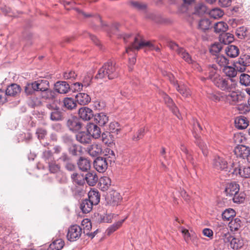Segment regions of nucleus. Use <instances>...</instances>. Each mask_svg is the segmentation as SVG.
<instances>
[{"label":"nucleus","mask_w":250,"mask_h":250,"mask_svg":"<svg viewBox=\"0 0 250 250\" xmlns=\"http://www.w3.org/2000/svg\"><path fill=\"white\" fill-rule=\"evenodd\" d=\"M206 77H201L202 81L210 80L219 89L226 92H230L235 89L236 82L232 78L224 77L220 75L216 65H208L205 70Z\"/></svg>","instance_id":"f257e3e1"},{"label":"nucleus","mask_w":250,"mask_h":250,"mask_svg":"<svg viewBox=\"0 0 250 250\" xmlns=\"http://www.w3.org/2000/svg\"><path fill=\"white\" fill-rule=\"evenodd\" d=\"M124 42L125 43L129 42L130 44L126 47V53L129 54L131 52L135 53L137 51L144 47H147L150 50H155L159 51L160 48L155 46L150 42H145L143 41L141 36L138 35L135 37L130 34H124L122 35Z\"/></svg>","instance_id":"f03ea898"},{"label":"nucleus","mask_w":250,"mask_h":250,"mask_svg":"<svg viewBox=\"0 0 250 250\" xmlns=\"http://www.w3.org/2000/svg\"><path fill=\"white\" fill-rule=\"evenodd\" d=\"M119 71V68L116 63L109 61L99 70L95 77L97 79H103L107 77L108 79L111 80L118 77Z\"/></svg>","instance_id":"7ed1b4c3"},{"label":"nucleus","mask_w":250,"mask_h":250,"mask_svg":"<svg viewBox=\"0 0 250 250\" xmlns=\"http://www.w3.org/2000/svg\"><path fill=\"white\" fill-rule=\"evenodd\" d=\"M108 152L109 156L108 157H97L94 161L93 165L95 168L99 172H104L108 165V161L111 162L115 158V154L113 150L107 149L106 151Z\"/></svg>","instance_id":"20e7f679"},{"label":"nucleus","mask_w":250,"mask_h":250,"mask_svg":"<svg viewBox=\"0 0 250 250\" xmlns=\"http://www.w3.org/2000/svg\"><path fill=\"white\" fill-rule=\"evenodd\" d=\"M193 136L195 139V143L199 146L203 155L207 156L208 154L207 145L201 139L199 133L202 130V127L198 121H196L193 124Z\"/></svg>","instance_id":"39448f33"},{"label":"nucleus","mask_w":250,"mask_h":250,"mask_svg":"<svg viewBox=\"0 0 250 250\" xmlns=\"http://www.w3.org/2000/svg\"><path fill=\"white\" fill-rule=\"evenodd\" d=\"M222 236L224 237L226 242H229L230 247L235 250L242 248L244 245L243 240L240 236L231 235L228 232L223 233Z\"/></svg>","instance_id":"423d86ee"},{"label":"nucleus","mask_w":250,"mask_h":250,"mask_svg":"<svg viewBox=\"0 0 250 250\" xmlns=\"http://www.w3.org/2000/svg\"><path fill=\"white\" fill-rule=\"evenodd\" d=\"M122 200L123 198L120 193L115 190L109 191L105 197L106 203L112 207L120 205Z\"/></svg>","instance_id":"0eeeda50"},{"label":"nucleus","mask_w":250,"mask_h":250,"mask_svg":"<svg viewBox=\"0 0 250 250\" xmlns=\"http://www.w3.org/2000/svg\"><path fill=\"white\" fill-rule=\"evenodd\" d=\"M82 234V229L77 225H71L67 230V239L70 242L78 240Z\"/></svg>","instance_id":"6e6552de"},{"label":"nucleus","mask_w":250,"mask_h":250,"mask_svg":"<svg viewBox=\"0 0 250 250\" xmlns=\"http://www.w3.org/2000/svg\"><path fill=\"white\" fill-rule=\"evenodd\" d=\"M234 67L239 72H244L247 66H250V55H241L234 63Z\"/></svg>","instance_id":"1a4fd4ad"},{"label":"nucleus","mask_w":250,"mask_h":250,"mask_svg":"<svg viewBox=\"0 0 250 250\" xmlns=\"http://www.w3.org/2000/svg\"><path fill=\"white\" fill-rule=\"evenodd\" d=\"M161 96L164 99L165 104L172 111L173 113L179 119L181 118V115L178 108L175 106L173 100L165 93L162 92L161 93Z\"/></svg>","instance_id":"9d476101"},{"label":"nucleus","mask_w":250,"mask_h":250,"mask_svg":"<svg viewBox=\"0 0 250 250\" xmlns=\"http://www.w3.org/2000/svg\"><path fill=\"white\" fill-rule=\"evenodd\" d=\"M233 151L237 157L248 159L250 156V148L244 145L237 146L235 147Z\"/></svg>","instance_id":"9b49d317"},{"label":"nucleus","mask_w":250,"mask_h":250,"mask_svg":"<svg viewBox=\"0 0 250 250\" xmlns=\"http://www.w3.org/2000/svg\"><path fill=\"white\" fill-rule=\"evenodd\" d=\"M168 47L172 50L176 52L177 54L179 55L183 60L189 61L190 60L188 57V52L182 47H180L175 42L170 41L168 43Z\"/></svg>","instance_id":"f8f14e48"},{"label":"nucleus","mask_w":250,"mask_h":250,"mask_svg":"<svg viewBox=\"0 0 250 250\" xmlns=\"http://www.w3.org/2000/svg\"><path fill=\"white\" fill-rule=\"evenodd\" d=\"M66 125L69 130L73 132L79 130L82 127V123L80 119L76 116L69 118Z\"/></svg>","instance_id":"ddd939ff"},{"label":"nucleus","mask_w":250,"mask_h":250,"mask_svg":"<svg viewBox=\"0 0 250 250\" xmlns=\"http://www.w3.org/2000/svg\"><path fill=\"white\" fill-rule=\"evenodd\" d=\"M87 131L94 139L101 137V131L100 128L94 123H89L87 125Z\"/></svg>","instance_id":"4468645a"},{"label":"nucleus","mask_w":250,"mask_h":250,"mask_svg":"<svg viewBox=\"0 0 250 250\" xmlns=\"http://www.w3.org/2000/svg\"><path fill=\"white\" fill-rule=\"evenodd\" d=\"M232 173L238 174L243 178H250V167H234Z\"/></svg>","instance_id":"2eb2a0df"},{"label":"nucleus","mask_w":250,"mask_h":250,"mask_svg":"<svg viewBox=\"0 0 250 250\" xmlns=\"http://www.w3.org/2000/svg\"><path fill=\"white\" fill-rule=\"evenodd\" d=\"M80 117L84 121H89L93 117V110L87 107H82L79 110Z\"/></svg>","instance_id":"dca6fc26"},{"label":"nucleus","mask_w":250,"mask_h":250,"mask_svg":"<svg viewBox=\"0 0 250 250\" xmlns=\"http://www.w3.org/2000/svg\"><path fill=\"white\" fill-rule=\"evenodd\" d=\"M212 164L213 167L217 169L223 170L228 167L227 162L223 157L218 156L214 157Z\"/></svg>","instance_id":"f3484780"},{"label":"nucleus","mask_w":250,"mask_h":250,"mask_svg":"<svg viewBox=\"0 0 250 250\" xmlns=\"http://www.w3.org/2000/svg\"><path fill=\"white\" fill-rule=\"evenodd\" d=\"M239 191V185L236 182L228 183L226 187L225 192L227 196H233Z\"/></svg>","instance_id":"a211bd4d"},{"label":"nucleus","mask_w":250,"mask_h":250,"mask_svg":"<svg viewBox=\"0 0 250 250\" xmlns=\"http://www.w3.org/2000/svg\"><path fill=\"white\" fill-rule=\"evenodd\" d=\"M54 87L55 90L60 94H65L70 90L69 84L65 81L57 82Z\"/></svg>","instance_id":"6ab92c4d"},{"label":"nucleus","mask_w":250,"mask_h":250,"mask_svg":"<svg viewBox=\"0 0 250 250\" xmlns=\"http://www.w3.org/2000/svg\"><path fill=\"white\" fill-rule=\"evenodd\" d=\"M76 138L77 141L83 145L88 144L91 142V136L87 131L78 133L76 135Z\"/></svg>","instance_id":"aec40b11"},{"label":"nucleus","mask_w":250,"mask_h":250,"mask_svg":"<svg viewBox=\"0 0 250 250\" xmlns=\"http://www.w3.org/2000/svg\"><path fill=\"white\" fill-rule=\"evenodd\" d=\"M21 90V89L20 85L16 83H13L7 87L5 90V93L6 96L14 97L20 93Z\"/></svg>","instance_id":"412c9836"},{"label":"nucleus","mask_w":250,"mask_h":250,"mask_svg":"<svg viewBox=\"0 0 250 250\" xmlns=\"http://www.w3.org/2000/svg\"><path fill=\"white\" fill-rule=\"evenodd\" d=\"M88 153L92 157H97L102 151V146L97 144H93L87 148Z\"/></svg>","instance_id":"4be33fe9"},{"label":"nucleus","mask_w":250,"mask_h":250,"mask_svg":"<svg viewBox=\"0 0 250 250\" xmlns=\"http://www.w3.org/2000/svg\"><path fill=\"white\" fill-rule=\"evenodd\" d=\"M243 224L239 218L231 220L229 224L230 230L232 232L240 233V230Z\"/></svg>","instance_id":"5701e85b"},{"label":"nucleus","mask_w":250,"mask_h":250,"mask_svg":"<svg viewBox=\"0 0 250 250\" xmlns=\"http://www.w3.org/2000/svg\"><path fill=\"white\" fill-rule=\"evenodd\" d=\"M235 124L237 128L243 129L246 128L249 125V121L246 117L241 116L235 119Z\"/></svg>","instance_id":"b1692460"},{"label":"nucleus","mask_w":250,"mask_h":250,"mask_svg":"<svg viewBox=\"0 0 250 250\" xmlns=\"http://www.w3.org/2000/svg\"><path fill=\"white\" fill-rule=\"evenodd\" d=\"M94 120L100 126H104L108 121V117L105 113L101 112L94 116Z\"/></svg>","instance_id":"393cba45"},{"label":"nucleus","mask_w":250,"mask_h":250,"mask_svg":"<svg viewBox=\"0 0 250 250\" xmlns=\"http://www.w3.org/2000/svg\"><path fill=\"white\" fill-rule=\"evenodd\" d=\"M77 164L79 169L83 171H87L91 167L90 161L87 159L83 157L80 158Z\"/></svg>","instance_id":"a878e982"},{"label":"nucleus","mask_w":250,"mask_h":250,"mask_svg":"<svg viewBox=\"0 0 250 250\" xmlns=\"http://www.w3.org/2000/svg\"><path fill=\"white\" fill-rule=\"evenodd\" d=\"M230 93L226 96V99L231 104H236L238 103L241 98V95L238 92L233 90H231Z\"/></svg>","instance_id":"bb28decb"},{"label":"nucleus","mask_w":250,"mask_h":250,"mask_svg":"<svg viewBox=\"0 0 250 250\" xmlns=\"http://www.w3.org/2000/svg\"><path fill=\"white\" fill-rule=\"evenodd\" d=\"M225 52L227 55L230 58H235L239 54V49L238 47L234 45H229L225 49Z\"/></svg>","instance_id":"cd10ccee"},{"label":"nucleus","mask_w":250,"mask_h":250,"mask_svg":"<svg viewBox=\"0 0 250 250\" xmlns=\"http://www.w3.org/2000/svg\"><path fill=\"white\" fill-rule=\"evenodd\" d=\"M88 199L94 205H97L100 200V194L99 192L96 190H91L88 194Z\"/></svg>","instance_id":"c85d7f7f"},{"label":"nucleus","mask_w":250,"mask_h":250,"mask_svg":"<svg viewBox=\"0 0 250 250\" xmlns=\"http://www.w3.org/2000/svg\"><path fill=\"white\" fill-rule=\"evenodd\" d=\"M176 90L184 97H188L190 96V89L184 84L178 83L175 86Z\"/></svg>","instance_id":"c756f323"},{"label":"nucleus","mask_w":250,"mask_h":250,"mask_svg":"<svg viewBox=\"0 0 250 250\" xmlns=\"http://www.w3.org/2000/svg\"><path fill=\"white\" fill-rule=\"evenodd\" d=\"M76 99L78 103L81 105H86L88 104L91 100L89 96L84 93H80L76 96Z\"/></svg>","instance_id":"7c9ffc66"},{"label":"nucleus","mask_w":250,"mask_h":250,"mask_svg":"<svg viewBox=\"0 0 250 250\" xmlns=\"http://www.w3.org/2000/svg\"><path fill=\"white\" fill-rule=\"evenodd\" d=\"M84 180L90 186H94L97 182L98 178L95 172L87 173L84 177Z\"/></svg>","instance_id":"2f4dec72"},{"label":"nucleus","mask_w":250,"mask_h":250,"mask_svg":"<svg viewBox=\"0 0 250 250\" xmlns=\"http://www.w3.org/2000/svg\"><path fill=\"white\" fill-rule=\"evenodd\" d=\"M35 83L37 91H40L42 92L45 91V90H47L49 87V83L47 80H38L35 81Z\"/></svg>","instance_id":"473e14b6"},{"label":"nucleus","mask_w":250,"mask_h":250,"mask_svg":"<svg viewBox=\"0 0 250 250\" xmlns=\"http://www.w3.org/2000/svg\"><path fill=\"white\" fill-rule=\"evenodd\" d=\"M42 98L46 100L53 101L56 97V92L49 88L41 93Z\"/></svg>","instance_id":"72a5a7b5"},{"label":"nucleus","mask_w":250,"mask_h":250,"mask_svg":"<svg viewBox=\"0 0 250 250\" xmlns=\"http://www.w3.org/2000/svg\"><path fill=\"white\" fill-rule=\"evenodd\" d=\"M93 205H94L88 199H85L81 204L80 208L83 213H87L91 210Z\"/></svg>","instance_id":"f704fd0d"},{"label":"nucleus","mask_w":250,"mask_h":250,"mask_svg":"<svg viewBox=\"0 0 250 250\" xmlns=\"http://www.w3.org/2000/svg\"><path fill=\"white\" fill-rule=\"evenodd\" d=\"M64 245V242L62 239H56L50 244L48 249L49 250H61Z\"/></svg>","instance_id":"c9c22d12"},{"label":"nucleus","mask_w":250,"mask_h":250,"mask_svg":"<svg viewBox=\"0 0 250 250\" xmlns=\"http://www.w3.org/2000/svg\"><path fill=\"white\" fill-rule=\"evenodd\" d=\"M125 219H124L122 220L119 221L115 223H114L113 225H111L110 227H109L106 230L105 233L106 234L109 236L111 234H112L114 232H115L116 230H117L118 229H119L121 226L122 225V224L125 221Z\"/></svg>","instance_id":"e433bc0d"},{"label":"nucleus","mask_w":250,"mask_h":250,"mask_svg":"<svg viewBox=\"0 0 250 250\" xmlns=\"http://www.w3.org/2000/svg\"><path fill=\"white\" fill-rule=\"evenodd\" d=\"M228 28V24L224 21L217 22L214 25V32L218 33H225Z\"/></svg>","instance_id":"4c0bfd02"},{"label":"nucleus","mask_w":250,"mask_h":250,"mask_svg":"<svg viewBox=\"0 0 250 250\" xmlns=\"http://www.w3.org/2000/svg\"><path fill=\"white\" fill-rule=\"evenodd\" d=\"M233 36L229 33L222 34L220 36V41L225 44H229L233 41Z\"/></svg>","instance_id":"58836bf2"},{"label":"nucleus","mask_w":250,"mask_h":250,"mask_svg":"<svg viewBox=\"0 0 250 250\" xmlns=\"http://www.w3.org/2000/svg\"><path fill=\"white\" fill-rule=\"evenodd\" d=\"M63 119V113L61 111L60 108L51 111L50 112V119L53 121H58L62 120Z\"/></svg>","instance_id":"ea45409f"},{"label":"nucleus","mask_w":250,"mask_h":250,"mask_svg":"<svg viewBox=\"0 0 250 250\" xmlns=\"http://www.w3.org/2000/svg\"><path fill=\"white\" fill-rule=\"evenodd\" d=\"M236 215L235 211L232 208L226 209L222 214L223 220L229 221Z\"/></svg>","instance_id":"a19ab883"},{"label":"nucleus","mask_w":250,"mask_h":250,"mask_svg":"<svg viewBox=\"0 0 250 250\" xmlns=\"http://www.w3.org/2000/svg\"><path fill=\"white\" fill-rule=\"evenodd\" d=\"M76 103L71 98H65L63 100V105L68 109L72 110L76 106Z\"/></svg>","instance_id":"79ce46f5"},{"label":"nucleus","mask_w":250,"mask_h":250,"mask_svg":"<svg viewBox=\"0 0 250 250\" xmlns=\"http://www.w3.org/2000/svg\"><path fill=\"white\" fill-rule=\"evenodd\" d=\"M236 68H234L231 66H227L224 67L223 71L225 74L229 78H232L235 77L237 75Z\"/></svg>","instance_id":"37998d69"},{"label":"nucleus","mask_w":250,"mask_h":250,"mask_svg":"<svg viewBox=\"0 0 250 250\" xmlns=\"http://www.w3.org/2000/svg\"><path fill=\"white\" fill-rule=\"evenodd\" d=\"M109 130L111 133L118 135L121 130V126L118 122H112L109 125Z\"/></svg>","instance_id":"c03bdc74"},{"label":"nucleus","mask_w":250,"mask_h":250,"mask_svg":"<svg viewBox=\"0 0 250 250\" xmlns=\"http://www.w3.org/2000/svg\"><path fill=\"white\" fill-rule=\"evenodd\" d=\"M71 177L73 182L78 185H83L85 183V180L83 175H79L77 173H73Z\"/></svg>","instance_id":"a18cd8bd"},{"label":"nucleus","mask_w":250,"mask_h":250,"mask_svg":"<svg viewBox=\"0 0 250 250\" xmlns=\"http://www.w3.org/2000/svg\"><path fill=\"white\" fill-rule=\"evenodd\" d=\"M235 33L238 38L245 39L248 35L247 28L243 26H241L236 30Z\"/></svg>","instance_id":"49530a36"},{"label":"nucleus","mask_w":250,"mask_h":250,"mask_svg":"<svg viewBox=\"0 0 250 250\" xmlns=\"http://www.w3.org/2000/svg\"><path fill=\"white\" fill-rule=\"evenodd\" d=\"M209 14L212 18L214 19H218L222 17L224 15V13L223 11L220 8H216L211 9L209 11Z\"/></svg>","instance_id":"de8ad7c7"},{"label":"nucleus","mask_w":250,"mask_h":250,"mask_svg":"<svg viewBox=\"0 0 250 250\" xmlns=\"http://www.w3.org/2000/svg\"><path fill=\"white\" fill-rule=\"evenodd\" d=\"M24 91L27 95H32L35 91H37L35 82L27 83L25 86Z\"/></svg>","instance_id":"09e8293b"},{"label":"nucleus","mask_w":250,"mask_h":250,"mask_svg":"<svg viewBox=\"0 0 250 250\" xmlns=\"http://www.w3.org/2000/svg\"><path fill=\"white\" fill-rule=\"evenodd\" d=\"M210 22L207 19H203L200 21L198 23V27L203 31H205L209 28Z\"/></svg>","instance_id":"8fccbe9b"},{"label":"nucleus","mask_w":250,"mask_h":250,"mask_svg":"<svg viewBox=\"0 0 250 250\" xmlns=\"http://www.w3.org/2000/svg\"><path fill=\"white\" fill-rule=\"evenodd\" d=\"M42 157L44 161L47 163H49L54 161L53 154L50 150L44 151L42 153Z\"/></svg>","instance_id":"3c124183"},{"label":"nucleus","mask_w":250,"mask_h":250,"mask_svg":"<svg viewBox=\"0 0 250 250\" xmlns=\"http://www.w3.org/2000/svg\"><path fill=\"white\" fill-rule=\"evenodd\" d=\"M240 83L245 86L250 85V76L247 74H242L240 76Z\"/></svg>","instance_id":"603ef678"},{"label":"nucleus","mask_w":250,"mask_h":250,"mask_svg":"<svg viewBox=\"0 0 250 250\" xmlns=\"http://www.w3.org/2000/svg\"><path fill=\"white\" fill-rule=\"evenodd\" d=\"M100 184L101 186H103L102 187L103 190H105L111 185V180L109 177L104 176L100 179Z\"/></svg>","instance_id":"864d4df0"},{"label":"nucleus","mask_w":250,"mask_h":250,"mask_svg":"<svg viewBox=\"0 0 250 250\" xmlns=\"http://www.w3.org/2000/svg\"><path fill=\"white\" fill-rule=\"evenodd\" d=\"M49 169L51 173H56L60 170L61 167L54 161L48 163Z\"/></svg>","instance_id":"5fc2aeb1"},{"label":"nucleus","mask_w":250,"mask_h":250,"mask_svg":"<svg viewBox=\"0 0 250 250\" xmlns=\"http://www.w3.org/2000/svg\"><path fill=\"white\" fill-rule=\"evenodd\" d=\"M180 149L181 151L185 153L187 158L189 161V162L193 164V160L191 154L188 152L186 146L183 144L180 145Z\"/></svg>","instance_id":"6e6d98bb"},{"label":"nucleus","mask_w":250,"mask_h":250,"mask_svg":"<svg viewBox=\"0 0 250 250\" xmlns=\"http://www.w3.org/2000/svg\"><path fill=\"white\" fill-rule=\"evenodd\" d=\"M188 57L189 59L190 60L189 61H187V60L184 61L188 63L191 64L192 67H193L195 69H196L199 71H201L202 70V68L200 65L196 61H194L192 59L191 56L188 53Z\"/></svg>","instance_id":"4d7b16f0"},{"label":"nucleus","mask_w":250,"mask_h":250,"mask_svg":"<svg viewBox=\"0 0 250 250\" xmlns=\"http://www.w3.org/2000/svg\"><path fill=\"white\" fill-rule=\"evenodd\" d=\"M222 48V45L220 43H215L212 44L210 48V52L213 54H215L219 53Z\"/></svg>","instance_id":"13d9d810"},{"label":"nucleus","mask_w":250,"mask_h":250,"mask_svg":"<svg viewBox=\"0 0 250 250\" xmlns=\"http://www.w3.org/2000/svg\"><path fill=\"white\" fill-rule=\"evenodd\" d=\"M77 76V75L76 74L75 72L73 71H69L65 72L63 73V78L65 80L73 81L76 79Z\"/></svg>","instance_id":"bf43d9fd"},{"label":"nucleus","mask_w":250,"mask_h":250,"mask_svg":"<svg viewBox=\"0 0 250 250\" xmlns=\"http://www.w3.org/2000/svg\"><path fill=\"white\" fill-rule=\"evenodd\" d=\"M195 13L198 15H203L206 12V10H207L206 6L202 3H200L199 4H198L195 7Z\"/></svg>","instance_id":"052dcab7"},{"label":"nucleus","mask_w":250,"mask_h":250,"mask_svg":"<svg viewBox=\"0 0 250 250\" xmlns=\"http://www.w3.org/2000/svg\"><path fill=\"white\" fill-rule=\"evenodd\" d=\"M216 62L219 65L223 66L224 67L227 66L229 63V60L225 57L221 56L217 58Z\"/></svg>","instance_id":"680f3d73"},{"label":"nucleus","mask_w":250,"mask_h":250,"mask_svg":"<svg viewBox=\"0 0 250 250\" xmlns=\"http://www.w3.org/2000/svg\"><path fill=\"white\" fill-rule=\"evenodd\" d=\"M232 199L234 203H242L245 200V195L243 193L238 192L233 196Z\"/></svg>","instance_id":"e2e57ef3"},{"label":"nucleus","mask_w":250,"mask_h":250,"mask_svg":"<svg viewBox=\"0 0 250 250\" xmlns=\"http://www.w3.org/2000/svg\"><path fill=\"white\" fill-rule=\"evenodd\" d=\"M101 140L102 142L105 144H110V135L108 132H105L101 134Z\"/></svg>","instance_id":"0e129e2a"},{"label":"nucleus","mask_w":250,"mask_h":250,"mask_svg":"<svg viewBox=\"0 0 250 250\" xmlns=\"http://www.w3.org/2000/svg\"><path fill=\"white\" fill-rule=\"evenodd\" d=\"M131 5L133 7L138 10H144L146 8V5L145 4L138 1H132Z\"/></svg>","instance_id":"69168bd1"},{"label":"nucleus","mask_w":250,"mask_h":250,"mask_svg":"<svg viewBox=\"0 0 250 250\" xmlns=\"http://www.w3.org/2000/svg\"><path fill=\"white\" fill-rule=\"evenodd\" d=\"M145 134V128H141L138 130V132L136 133V134H135L132 137V140L134 141H138L140 139H142Z\"/></svg>","instance_id":"338daca9"},{"label":"nucleus","mask_w":250,"mask_h":250,"mask_svg":"<svg viewBox=\"0 0 250 250\" xmlns=\"http://www.w3.org/2000/svg\"><path fill=\"white\" fill-rule=\"evenodd\" d=\"M163 74L164 76H166L169 79L171 83H172L175 87L178 83L177 81L175 80L174 77L171 73L166 71L163 72Z\"/></svg>","instance_id":"774afa93"}]
</instances>
